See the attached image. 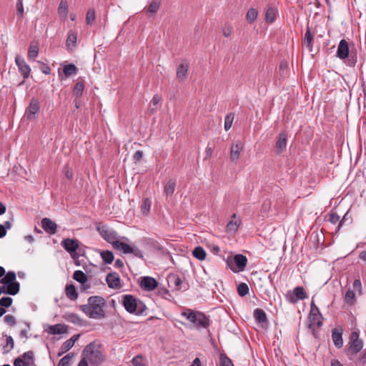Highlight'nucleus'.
Returning <instances> with one entry per match:
<instances>
[{
    "instance_id": "obj_1",
    "label": "nucleus",
    "mask_w": 366,
    "mask_h": 366,
    "mask_svg": "<svg viewBox=\"0 0 366 366\" xmlns=\"http://www.w3.org/2000/svg\"><path fill=\"white\" fill-rule=\"evenodd\" d=\"M105 300L100 296H91L87 300V304L80 305V310L89 318L102 319L105 317L104 307Z\"/></svg>"
},
{
    "instance_id": "obj_2",
    "label": "nucleus",
    "mask_w": 366,
    "mask_h": 366,
    "mask_svg": "<svg viewBox=\"0 0 366 366\" xmlns=\"http://www.w3.org/2000/svg\"><path fill=\"white\" fill-rule=\"evenodd\" d=\"M122 305L127 312L136 315H143L147 310L142 301L132 295H124L122 296Z\"/></svg>"
},
{
    "instance_id": "obj_3",
    "label": "nucleus",
    "mask_w": 366,
    "mask_h": 366,
    "mask_svg": "<svg viewBox=\"0 0 366 366\" xmlns=\"http://www.w3.org/2000/svg\"><path fill=\"white\" fill-rule=\"evenodd\" d=\"M81 357L89 362L92 366L99 365L104 361L103 352L97 347L94 342H90L84 347Z\"/></svg>"
},
{
    "instance_id": "obj_4",
    "label": "nucleus",
    "mask_w": 366,
    "mask_h": 366,
    "mask_svg": "<svg viewBox=\"0 0 366 366\" xmlns=\"http://www.w3.org/2000/svg\"><path fill=\"white\" fill-rule=\"evenodd\" d=\"M182 315L193 323L197 329H207L209 326L210 321L209 317L202 312L187 309L182 312Z\"/></svg>"
},
{
    "instance_id": "obj_5",
    "label": "nucleus",
    "mask_w": 366,
    "mask_h": 366,
    "mask_svg": "<svg viewBox=\"0 0 366 366\" xmlns=\"http://www.w3.org/2000/svg\"><path fill=\"white\" fill-rule=\"evenodd\" d=\"M349 346L345 349L347 356L351 357L360 352L363 347V341L359 337L357 331L352 332L350 337Z\"/></svg>"
},
{
    "instance_id": "obj_6",
    "label": "nucleus",
    "mask_w": 366,
    "mask_h": 366,
    "mask_svg": "<svg viewBox=\"0 0 366 366\" xmlns=\"http://www.w3.org/2000/svg\"><path fill=\"white\" fill-rule=\"evenodd\" d=\"M247 263V258L243 254H236L233 259L228 258L227 259V266L234 272H242L244 270Z\"/></svg>"
},
{
    "instance_id": "obj_7",
    "label": "nucleus",
    "mask_w": 366,
    "mask_h": 366,
    "mask_svg": "<svg viewBox=\"0 0 366 366\" xmlns=\"http://www.w3.org/2000/svg\"><path fill=\"white\" fill-rule=\"evenodd\" d=\"M308 319L310 321L309 327H312L315 325H317V327L320 328L323 325V317L320 313L319 308L315 304L313 298L312 299L310 305V312Z\"/></svg>"
},
{
    "instance_id": "obj_8",
    "label": "nucleus",
    "mask_w": 366,
    "mask_h": 366,
    "mask_svg": "<svg viewBox=\"0 0 366 366\" xmlns=\"http://www.w3.org/2000/svg\"><path fill=\"white\" fill-rule=\"evenodd\" d=\"M61 247L71 254L73 259L79 257L76 250L79 248V241L75 239L66 238L61 242Z\"/></svg>"
},
{
    "instance_id": "obj_9",
    "label": "nucleus",
    "mask_w": 366,
    "mask_h": 366,
    "mask_svg": "<svg viewBox=\"0 0 366 366\" xmlns=\"http://www.w3.org/2000/svg\"><path fill=\"white\" fill-rule=\"evenodd\" d=\"M97 231L104 240L112 245L118 241L117 232L114 229H109L107 225L97 227Z\"/></svg>"
},
{
    "instance_id": "obj_10",
    "label": "nucleus",
    "mask_w": 366,
    "mask_h": 366,
    "mask_svg": "<svg viewBox=\"0 0 366 366\" xmlns=\"http://www.w3.org/2000/svg\"><path fill=\"white\" fill-rule=\"evenodd\" d=\"M307 298V292L302 286H298L294 288L293 295L289 294L286 295L287 300L292 304H295L298 300H303Z\"/></svg>"
},
{
    "instance_id": "obj_11",
    "label": "nucleus",
    "mask_w": 366,
    "mask_h": 366,
    "mask_svg": "<svg viewBox=\"0 0 366 366\" xmlns=\"http://www.w3.org/2000/svg\"><path fill=\"white\" fill-rule=\"evenodd\" d=\"M40 111V104L37 99L32 98L31 102L26 109L25 116L29 120H34L36 119V115Z\"/></svg>"
},
{
    "instance_id": "obj_12",
    "label": "nucleus",
    "mask_w": 366,
    "mask_h": 366,
    "mask_svg": "<svg viewBox=\"0 0 366 366\" xmlns=\"http://www.w3.org/2000/svg\"><path fill=\"white\" fill-rule=\"evenodd\" d=\"M15 62L24 79H28L31 72V68L29 65L26 64L24 59L19 55H16Z\"/></svg>"
},
{
    "instance_id": "obj_13",
    "label": "nucleus",
    "mask_w": 366,
    "mask_h": 366,
    "mask_svg": "<svg viewBox=\"0 0 366 366\" xmlns=\"http://www.w3.org/2000/svg\"><path fill=\"white\" fill-rule=\"evenodd\" d=\"M106 282L108 287L111 289H119L122 287L120 284L121 279L117 272H112L109 273L106 277Z\"/></svg>"
},
{
    "instance_id": "obj_14",
    "label": "nucleus",
    "mask_w": 366,
    "mask_h": 366,
    "mask_svg": "<svg viewBox=\"0 0 366 366\" xmlns=\"http://www.w3.org/2000/svg\"><path fill=\"white\" fill-rule=\"evenodd\" d=\"M158 285L157 281L152 277H143L140 282V287L146 291H152Z\"/></svg>"
},
{
    "instance_id": "obj_15",
    "label": "nucleus",
    "mask_w": 366,
    "mask_h": 366,
    "mask_svg": "<svg viewBox=\"0 0 366 366\" xmlns=\"http://www.w3.org/2000/svg\"><path fill=\"white\" fill-rule=\"evenodd\" d=\"M350 54V48L348 42L345 39L340 40L337 51V56L340 59H345L348 57Z\"/></svg>"
},
{
    "instance_id": "obj_16",
    "label": "nucleus",
    "mask_w": 366,
    "mask_h": 366,
    "mask_svg": "<svg viewBox=\"0 0 366 366\" xmlns=\"http://www.w3.org/2000/svg\"><path fill=\"white\" fill-rule=\"evenodd\" d=\"M332 340L337 348L340 349L343 346L342 327H335L332 330Z\"/></svg>"
},
{
    "instance_id": "obj_17",
    "label": "nucleus",
    "mask_w": 366,
    "mask_h": 366,
    "mask_svg": "<svg viewBox=\"0 0 366 366\" xmlns=\"http://www.w3.org/2000/svg\"><path fill=\"white\" fill-rule=\"evenodd\" d=\"M41 227L49 234H54L57 231L56 224L47 217L41 219Z\"/></svg>"
},
{
    "instance_id": "obj_18",
    "label": "nucleus",
    "mask_w": 366,
    "mask_h": 366,
    "mask_svg": "<svg viewBox=\"0 0 366 366\" xmlns=\"http://www.w3.org/2000/svg\"><path fill=\"white\" fill-rule=\"evenodd\" d=\"M287 134L285 132H282L278 135V139L276 142V149L277 153L284 152L287 147Z\"/></svg>"
},
{
    "instance_id": "obj_19",
    "label": "nucleus",
    "mask_w": 366,
    "mask_h": 366,
    "mask_svg": "<svg viewBox=\"0 0 366 366\" xmlns=\"http://www.w3.org/2000/svg\"><path fill=\"white\" fill-rule=\"evenodd\" d=\"M3 288L4 290V294L9 295H16L20 290V284L19 282L4 284Z\"/></svg>"
},
{
    "instance_id": "obj_20",
    "label": "nucleus",
    "mask_w": 366,
    "mask_h": 366,
    "mask_svg": "<svg viewBox=\"0 0 366 366\" xmlns=\"http://www.w3.org/2000/svg\"><path fill=\"white\" fill-rule=\"evenodd\" d=\"M168 284L170 287H173L174 289L179 290H181L183 280L177 274H170L167 278Z\"/></svg>"
},
{
    "instance_id": "obj_21",
    "label": "nucleus",
    "mask_w": 366,
    "mask_h": 366,
    "mask_svg": "<svg viewBox=\"0 0 366 366\" xmlns=\"http://www.w3.org/2000/svg\"><path fill=\"white\" fill-rule=\"evenodd\" d=\"M76 40H77V32L70 30L68 33L66 45L69 50H73V49L76 46Z\"/></svg>"
},
{
    "instance_id": "obj_22",
    "label": "nucleus",
    "mask_w": 366,
    "mask_h": 366,
    "mask_svg": "<svg viewBox=\"0 0 366 366\" xmlns=\"http://www.w3.org/2000/svg\"><path fill=\"white\" fill-rule=\"evenodd\" d=\"M302 44L305 45L308 49L309 51H312L313 36L311 33L310 28L308 25L307 26L305 38L302 41Z\"/></svg>"
},
{
    "instance_id": "obj_23",
    "label": "nucleus",
    "mask_w": 366,
    "mask_h": 366,
    "mask_svg": "<svg viewBox=\"0 0 366 366\" xmlns=\"http://www.w3.org/2000/svg\"><path fill=\"white\" fill-rule=\"evenodd\" d=\"M68 326L62 324H56L54 325H50L49 329V333L51 335H61L67 332Z\"/></svg>"
},
{
    "instance_id": "obj_24",
    "label": "nucleus",
    "mask_w": 366,
    "mask_h": 366,
    "mask_svg": "<svg viewBox=\"0 0 366 366\" xmlns=\"http://www.w3.org/2000/svg\"><path fill=\"white\" fill-rule=\"evenodd\" d=\"M39 51V44L35 41H31L28 51V59L29 61H34L35 58L38 56Z\"/></svg>"
},
{
    "instance_id": "obj_25",
    "label": "nucleus",
    "mask_w": 366,
    "mask_h": 366,
    "mask_svg": "<svg viewBox=\"0 0 366 366\" xmlns=\"http://www.w3.org/2000/svg\"><path fill=\"white\" fill-rule=\"evenodd\" d=\"M242 147L240 142L233 144L231 147L230 158L232 161L237 160L239 158Z\"/></svg>"
},
{
    "instance_id": "obj_26",
    "label": "nucleus",
    "mask_w": 366,
    "mask_h": 366,
    "mask_svg": "<svg viewBox=\"0 0 366 366\" xmlns=\"http://www.w3.org/2000/svg\"><path fill=\"white\" fill-rule=\"evenodd\" d=\"M73 278L78 282L82 284L84 289L89 287V285H85V283L87 282V277L82 271H75L73 274Z\"/></svg>"
},
{
    "instance_id": "obj_27",
    "label": "nucleus",
    "mask_w": 366,
    "mask_h": 366,
    "mask_svg": "<svg viewBox=\"0 0 366 366\" xmlns=\"http://www.w3.org/2000/svg\"><path fill=\"white\" fill-rule=\"evenodd\" d=\"M113 247L116 249L122 250L124 254H132L133 252V247L129 244L119 241L114 242Z\"/></svg>"
},
{
    "instance_id": "obj_28",
    "label": "nucleus",
    "mask_w": 366,
    "mask_h": 366,
    "mask_svg": "<svg viewBox=\"0 0 366 366\" xmlns=\"http://www.w3.org/2000/svg\"><path fill=\"white\" fill-rule=\"evenodd\" d=\"M188 69V64H181L179 65L177 69V78L179 81H183L187 78Z\"/></svg>"
},
{
    "instance_id": "obj_29",
    "label": "nucleus",
    "mask_w": 366,
    "mask_h": 366,
    "mask_svg": "<svg viewBox=\"0 0 366 366\" xmlns=\"http://www.w3.org/2000/svg\"><path fill=\"white\" fill-rule=\"evenodd\" d=\"M254 317L257 322L258 323H267V319L265 312L259 308L254 310Z\"/></svg>"
},
{
    "instance_id": "obj_30",
    "label": "nucleus",
    "mask_w": 366,
    "mask_h": 366,
    "mask_svg": "<svg viewBox=\"0 0 366 366\" xmlns=\"http://www.w3.org/2000/svg\"><path fill=\"white\" fill-rule=\"evenodd\" d=\"M277 10L272 6L268 7L265 14V20L267 23H273L277 17Z\"/></svg>"
},
{
    "instance_id": "obj_31",
    "label": "nucleus",
    "mask_w": 366,
    "mask_h": 366,
    "mask_svg": "<svg viewBox=\"0 0 366 366\" xmlns=\"http://www.w3.org/2000/svg\"><path fill=\"white\" fill-rule=\"evenodd\" d=\"M66 296L71 300H76L78 298V293L74 285H66L65 289Z\"/></svg>"
},
{
    "instance_id": "obj_32",
    "label": "nucleus",
    "mask_w": 366,
    "mask_h": 366,
    "mask_svg": "<svg viewBox=\"0 0 366 366\" xmlns=\"http://www.w3.org/2000/svg\"><path fill=\"white\" fill-rule=\"evenodd\" d=\"M176 180L170 179L164 186V193L166 196H172L175 190Z\"/></svg>"
},
{
    "instance_id": "obj_33",
    "label": "nucleus",
    "mask_w": 366,
    "mask_h": 366,
    "mask_svg": "<svg viewBox=\"0 0 366 366\" xmlns=\"http://www.w3.org/2000/svg\"><path fill=\"white\" fill-rule=\"evenodd\" d=\"M192 255L199 260H204L207 253L204 248L201 246L196 247L192 251Z\"/></svg>"
},
{
    "instance_id": "obj_34",
    "label": "nucleus",
    "mask_w": 366,
    "mask_h": 366,
    "mask_svg": "<svg viewBox=\"0 0 366 366\" xmlns=\"http://www.w3.org/2000/svg\"><path fill=\"white\" fill-rule=\"evenodd\" d=\"M13 282H17L16 281V274L13 271H9L4 277L1 278L0 280V283L4 284H8V283H13Z\"/></svg>"
},
{
    "instance_id": "obj_35",
    "label": "nucleus",
    "mask_w": 366,
    "mask_h": 366,
    "mask_svg": "<svg viewBox=\"0 0 366 366\" xmlns=\"http://www.w3.org/2000/svg\"><path fill=\"white\" fill-rule=\"evenodd\" d=\"M78 71L77 67L73 64H68L64 66L63 73L66 77H69L71 75L76 74Z\"/></svg>"
},
{
    "instance_id": "obj_36",
    "label": "nucleus",
    "mask_w": 366,
    "mask_h": 366,
    "mask_svg": "<svg viewBox=\"0 0 366 366\" xmlns=\"http://www.w3.org/2000/svg\"><path fill=\"white\" fill-rule=\"evenodd\" d=\"M6 345L3 347V353H9L14 347V341L11 336L6 335Z\"/></svg>"
},
{
    "instance_id": "obj_37",
    "label": "nucleus",
    "mask_w": 366,
    "mask_h": 366,
    "mask_svg": "<svg viewBox=\"0 0 366 366\" xmlns=\"http://www.w3.org/2000/svg\"><path fill=\"white\" fill-rule=\"evenodd\" d=\"M236 214H233L232 219L226 225L227 232H235L239 228V224L234 219L236 218Z\"/></svg>"
},
{
    "instance_id": "obj_38",
    "label": "nucleus",
    "mask_w": 366,
    "mask_h": 366,
    "mask_svg": "<svg viewBox=\"0 0 366 366\" xmlns=\"http://www.w3.org/2000/svg\"><path fill=\"white\" fill-rule=\"evenodd\" d=\"M68 4L66 0H61L59 7H58V13L60 16L63 18H66L68 14Z\"/></svg>"
},
{
    "instance_id": "obj_39",
    "label": "nucleus",
    "mask_w": 366,
    "mask_h": 366,
    "mask_svg": "<svg viewBox=\"0 0 366 366\" xmlns=\"http://www.w3.org/2000/svg\"><path fill=\"white\" fill-rule=\"evenodd\" d=\"M19 357L24 360L26 363L29 364V366H32L34 363V354L32 350L25 352Z\"/></svg>"
},
{
    "instance_id": "obj_40",
    "label": "nucleus",
    "mask_w": 366,
    "mask_h": 366,
    "mask_svg": "<svg viewBox=\"0 0 366 366\" xmlns=\"http://www.w3.org/2000/svg\"><path fill=\"white\" fill-rule=\"evenodd\" d=\"M64 319L69 322L76 324V325H81V319L79 317V316L77 314L74 313H66L64 315Z\"/></svg>"
},
{
    "instance_id": "obj_41",
    "label": "nucleus",
    "mask_w": 366,
    "mask_h": 366,
    "mask_svg": "<svg viewBox=\"0 0 366 366\" xmlns=\"http://www.w3.org/2000/svg\"><path fill=\"white\" fill-rule=\"evenodd\" d=\"M84 89V84L83 81H78L74 85L73 93L75 97H76V99H79L82 96Z\"/></svg>"
},
{
    "instance_id": "obj_42",
    "label": "nucleus",
    "mask_w": 366,
    "mask_h": 366,
    "mask_svg": "<svg viewBox=\"0 0 366 366\" xmlns=\"http://www.w3.org/2000/svg\"><path fill=\"white\" fill-rule=\"evenodd\" d=\"M100 255L106 264H111L114 261V254L109 250L102 251Z\"/></svg>"
},
{
    "instance_id": "obj_43",
    "label": "nucleus",
    "mask_w": 366,
    "mask_h": 366,
    "mask_svg": "<svg viewBox=\"0 0 366 366\" xmlns=\"http://www.w3.org/2000/svg\"><path fill=\"white\" fill-rule=\"evenodd\" d=\"M161 99V97L158 94L154 95L150 102V113L154 114L157 112V104L160 102Z\"/></svg>"
},
{
    "instance_id": "obj_44",
    "label": "nucleus",
    "mask_w": 366,
    "mask_h": 366,
    "mask_svg": "<svg viewBox=\"0 0 366 366\" xmlns=\"http://www.w3.org/2000/svg\"><path fill=\"white\" fill-rule=\"evenodd\" d=\"M345 302L347 304L352 305L355 302V292L352 290H348L344 297Z\"/></svg>"
},
{
    "instance_id": "obj_45",
    "label": "nucleus",
    "mask_w": 366,
    "mask_h": 366,
    "mask_svg": "<svg viewBox=\"0 0 366 366\" xmlns=\"http://www.w3.org/2000/svg\"><path fill=\"white\" fill-rule=\"evenodd\" d=\"M219 366H234L232 360L224 353L219 355Z\"/></svg>"
},
{
    "instance_id": "obj_46",
    "label": "nucleus",
    "mask_w": 366,
    "mask_h": 366,
    "mask_svg": "<svg viewBox=\"0 0 366 366\" xmlns=\"http://www.w3.org/2000/svg\"><path fill=\"white\" fill-rule=\"evenodd\" d=\"M151 207V201L149 198H145L143 200L142 204L141 206V212L143 215H147Z\"/></svg>"
},
{
    "instance_id": "obj_47",
    "label": "nucleus",
    "mask_w": 366,
    "mask_h": 366,
    "mask_svg": "<svg viewBox=\"0 0 366 366\" xmlns=\"http://www.w3.org/2000/svg\"><path fill=\"white\" fill-rule=\"evenodd\" d=\"M257 15H258V12L257 11V9H255L254 8L249 9L246 15L247 21L249 22L250 24L254 22L255 21V19H257Z\"/></svg>"
},
{
    "instance_id": "obj_48",
    "label": "nucleus",
    "mask_w": 366,
    "mask_h": 366,
    "mask_svg": "<svg viewBox=\"0 0 366 366\" xmlns=\"http://www.w3.org/2000/svg\"><path fill=\"white\" fill-rule=\"evenodd\" d=\"M237 293L240 297H244L249 293V287L244 283L242 282L237 286Z\"/></svg>"
},
{
    "instance_id": "obj_49",
    "label": "nucleus",
    "mask_w": 366,
    "mask_h": 366,
    "mask_svg": "<svg viewBox=\"0 0 366 366\" xmlns=\"http://www.w3.org/2000/svg\"><path fill=\"white\" fill-rule=\"evenodd\" d=\"M234 118V113H229L226 115L224 119V129L226 131H228L232 127Z\"/></svg>"
},
{
    "instance_id": "obj_50",
    "label": "nucleus",
    "mask_w": 366,
    "mask_h": 366,
    "mask_svg": "<svg viewBox=\"0 0 366 366\" xmlns=\"http://www.w3.org/2000/svg\"><path fill=\"white\" fill-rule=\"evenodd\" d=\"M74 346L73 340H67L61 345V352H59L58 355L61 356L66 352L69 351Z\"/></svg>"
},
{
    "instance_id": "obj_51",
    "label": "nucleus",
    "mask_w": 366,
    "mask_h": 366,
    "mask_svg": "<svg viewBox=\"0 0 366 366\" xmlns=\"http://www.w3.org/2000/svg\"><path fill=\"white\" fill-rule=\"evenodd\" d=\"M72 357H73V353H69V354L66 355L64 357H62L59 360L57 366H69L70 361H71Z\"/></svg>"
},
{
    "instance_id": "obj_52",
    "label": "nucleus",
    "mask_w": 366,
    "mask_h": 366,
    "mask_svg": "<svg viewBox=\"0 0 366 366\" xmlns=\"http://www.w3.org/2000/svg\"><path fill=\"white\" fill-rule=\"evenodd\" d=\"M13 303V299L10 297H3L0 299V306L4 308L9 307Z\"/></svg>"
},
{
    "instance_id": "obj_53",
    "label": "nucleus",
    "mask_w": 366,
    "mask_h": 366,
    "mask_svg": "<svg viewBox=\"0 0 366 366\" xmlns=\"http://www.w3.org/2000/svg\"><path fill=\"white\" fill-rule=\"evenodd\" d=\"M95 20V11L94 9H89L86 16V22L87 24H92Z\"/></svg>"
},
{
    "instance_id": "obj_54",
    "label": "nucleus",
    "mask_w": 366,
    "mask_h": 366,
    "mask_svg": "<svg viewBox=\"0 0 366 366\" xmlns=\"http://www.w3.org/2000/svg\"><path fill=\"white\" fill-rule=\"evenodd\" d=\"M132 363L134 366H147L143 360V357L140 355L134 357L132 360Z\"/></svg>"
},
{
    "instance_id": "obj_55",
    "label": "nucleus",
    "mask_w": 366,
    "mask_h": 366,
    "mask_svg": "<svg viewBox=\"0 0 366 366\" xmlns=\"http://www.w3.org/2000/svg\"><path fill=\"white\" fill-rule=\"evenodd\" d=\"M159 9V3L158 1H153L148 6L147 11L152 14H156Z\"/></svg>"
},
{
    "instance_id": "obj_56",
    "label": "nucleus",
    "mask_w": 366,
    "mask_h": 366,
    "mask_svg": "<svg viewBox=\"0 0 366 366\" xmlns=\"http://www.w3.org/2000/svg\"><path fill=\"white\" fill-rule=\"evenodd\" d=\"M4 322L10 327H14L16 324L15 317L11 315H5L4 317Z\"/></svg>"
},
{
    "instance_id": "obj_57",
    "label": "nucleus",
    "mask_w": 366,
    "mask_h": 366,
    "mask_svg": "<svg viewBox=\"0 0 366 366\" xmlns=\"http://www.w3.org/2000/svg\"><path fill=\"white\" fill-rule=\"evenodd\" d=\"M16 10H17V16L20 18H22L24 16V6H23L22 0H17Z\"/></svg>"
},
{
    "instance_id": "obj_58",
    "label": "nucleus",
    "mask_w": 366,
    "mask_h": 366,
    "mask_svg": "<svg viewBox=\"0 0 366 366\" xmlns=\"http://www.w3.org/2000/svg\"><path fill=\"white\" fill-rule=\"evenodd\" d=\"M357 61V56L356 54H352L347 57V65L354 67Z\"/></svg>"
},
{
    "instance_id": "obj_59",
    "label": "nucleus",
    "mask_w": 366,
    "mask_h": 366,
    "mask_svg": "<svg viewBox=\"0 0 366 366\" xmlns=\"http://www.w3.org/2000/svg\"><path fill=\"white\" fill-rule=\"evenodd\" d=\"M350 221V222H352V219L350 217H348V212L345 213V215L343 216L342 219L340 220V222H339V224L338 226L337 227V229H336V232L337 231L340 230V227L343 225L344 222H347V221Z\"/></svg>"
},
{
    "instance_id": "obj_60",
    "label": "nucleus",
    "mask_w": 366,
    "mask_h": 366,
    "mask_svg": "<svg viewBox=\"0 0 366 366\" xmlns=\"http://www.w3.org/2000/svg\"><path fill=\"white\" fill-rule=\"evenodd\" d=\"M340 216L337 214V213H331L330 214V217H329V221L332 223V224H336L338 222H340Z\"/></svg>"
},
{
    "instance_id": "obj_61",
    "label": "nucleus",
    "mask_w": 366,
    "mask_h": 366,
    "mask_svg": "<svg viewBox=\"0 0 366 366\" xmlns=\"http://www.w3.org/2000/svg\"><path fill=\"white\" fill-rule=\"evenodd\" d=\"M14 366H29V364H26L21 357H18L14 360Z\"/></svg>"
},
{
    "instance_id": "obj_62",
    "label": "nucleus",
    "mask_w": 366,
    "mask_h": 366,
    "mask_svg": "<svg viewBox=\"0 0 366 366\" xmlns=\"http://www.w3.org/2000/svg\"><path fill=\"white\" fill-rule=\"evenodd\" d=\"M353 287L356 290H359V292H361V287H362V283L360 279H357L353 282Z\"/></svg>"
},
{
    "instance_id": "obj_63",
    "label": "nucleus",
    "mask_w": 366,
    "mask_h": 366,
    "mask_svg": "<svg viewBox=\"0 0 366 366\" xmlns=\"http://www.w3.org/2000/svg\"><path fill=\"white\" fill-rule=\"evenodd\" d=\"M143 157V152L141 150L137 151L133 156V159L135 161H140Z\"/></svg>"
},
{
    "instance_id": "obj_64",
    "label": "nucleus",
    "mask_w": 366,
    "mask_h": 366,
    "mask_svg": "<svg viewBox=\"0 0 366 366\" xmlns=\"http://www.w3.org/2000/svg\"><path fill=\"white\" fill-rule=\"evenodd\" d=\"M132 253L134 254V256H136L139 258L142 259L144 257L142 251L138 248H135V249L133 248V252Z\"/></svg>"
}]
</instances>
